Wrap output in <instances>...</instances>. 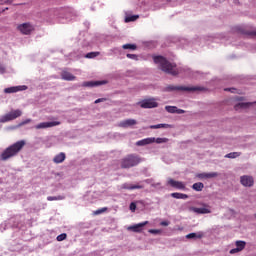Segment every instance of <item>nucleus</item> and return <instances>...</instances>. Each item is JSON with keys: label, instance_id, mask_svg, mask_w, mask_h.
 Returning <instances> with one entry per match:
<instances>
[{"label": "nucleus", "instance_id": "f257e3e1", "mask_svg": "<svg viewBox=\"0 0 256 256\" xmlns=\"http://www.w3.org/2000/svg\"><path fill=\"white\" fill-rule=\"evenodd\" d=\"M154 63L156 65H160L161 71H164V73H168L169 75H179V69H177V65L167 61L165 57L163 56H154L153 57Z\"/></svg>", "mask_w": 256, "mask_h": 256}, {"label": "nucleus", "instance_id": "f03ea898", "mask_svg": "<svg viewBox=\"0 0 256 256\" xmlns=\"http://www.w3.org/2000/svg\"><path fill=\"white\" fill-rule=\"evenodd\" d=\"M25 140H20L7 147L0 155L2 161H7L11 157L18 155L21 149L25 147Z\"/></svg>", "mask_w": 256, "mask_h": 256}, {"label": "nucleus", "instance_id": "7ed1b4c3", "mask_svg": "<svg viewBox=\"0 0 256 256\" xmlns=\"http://www.w3.org/2000/svg\"><path fill=\"white\" fill-rule=\"evenodd\" d=\"M143 159L135 154H129L121 160L122 169H131V167H136L139 165Z\"/></svg>", "mask_w": 256, "mask_h": 256}, {"label": "nucleus", "instance_id": "20e7f679", "mask_svg": "<svg viewBox=\"0 0 256 256\" xmlns=\"http://www.w3.org/2000/svg\"><path fill=\"white\" fill-rule=\"evenodd\" d=\"M21 115H23L21 110H12L11 112L1 116L0 123H8V121H14V119L21 117Z\"/></svg>", "mask_w": 256, "mask_h": 256}, {"label": "nucleus", "instance_id": "39448f33", "mask_svg": "<svg viewBox=\"0 0 256 256\" xmlns=\"http://www.w3.org/2000/svg\"><path fill=\"white\" fill-rule=\"evenodd\" d=\"M168 91H203L202 87L169 86Z\"/></svg>", "mask_w": 256, "mask_h": 256}, {"label": "nucleus", "instance_id": "423d86ee", "mask_svg": "<svg viewBox=\"0 0 256 256\" xmlns=\"http://www.w3.org/2000/svg\"><path fill=\"white\" fill-rule=\"evenodd\" d=\"M35 28L30 23H23L18 26V31L22 33V35H31Z\"/></svg>", "mask_w": 256, "mask_h": 256}, {"label": "nucleus", "instance_id": "0eeeda50", "mask_svg": "<svg viewBox=\"0 0 256 256\" xmlns=\"http://www.w3.org/2000/svg\"><path fill=\"white\" fill-rule=\"evenodd\" d=\"M168 185L174 189H178L179 191H187V186L184 182L177 181L172 178L168 179Z\"/></svg>", "mask_w": 256, "mask_h": 256}, {"label": "nucleus", "instance_id": "6e6552de", "mask_svg": "<svg viewBox=\"0 0 256 256\" xmlns=\"http://www.w3.org/2000/svg\"><path fill=\"white\" fill-rule=\"evenodd\" d=\"M61 125L60 121L42 122L34 126V129H50L51 127H57Z\"/></svg>", "mask_w": 256, "mask_h": 256}, {"label": "nucleus", "instance_id": "1a4fd4ad", "mask_svg": "<svg viewBox=\"0 0 256 256\" xmlns=\"http://www.w3.org/2000/svg\"><path fill=\"white\" fill-rule=\"evenodd\" d=\"M202 208H197V207H191L190 211H193V213H197V215H207L211 213V208H209V205L207 204H202Z\"/></svg>", "mask_w": 256, "mask_h": 256}, {"label": "nucleus", "instance_id": "9d476101", "mask_svg": "<svg viewBox=\"0 0 256 256\" xmlns=\"http://www.w3.org/2000/svg\"><path fill=\"white\" fill-rule=\"evenodd\" d=\"M157 106L158 104L155 99H147L140 102V107H142V109H155Z\"/></svg>", "mask_w": 256, "mask_h": 256}, {"label": "nucleus", "instance_id": "9b49d317", "mask_svg": "<svg viewBox=\"0 0 256 256\" xmlns=\"http://www.w3.org/2000/svg\"><path fill=\"white\" fill-rule=\"evenodd\" d=\"M145 225H149V221H144V222L138 223L136 225L129 226L128 231H133V233H141V231H143V228L145 227Z\"/></svg>", "mask_w": 256, "mask_h": 256}, {"label": "nucleus", "instance_id": "f8f14e48", "mask_svg": "<svg viewBox=\"0 0 256 256\" xmlns=\"http://www.w3.org/2000/svg\"><path fill=\"white\" fill-rule=\"evenodd\" d=\"M19 91H27V86H12L4 89V93H19Z\"/></svg>", "mask_w": 256, "mask_h": 256}, {"label": "nucleus", "instance_id": "ddd939ff", "mask_svg": "<svg viewBox=\"0 0 256 256\" xmlns=\"http://www.w3.org/2000/svg\"><path fill=\"white\" fill-rule=\"evenodd\" d=\"M240 181L244 187H253V183H255V181L253 180V177L251 176H242L240 178Z\"/></svg>", "mask_w": 256, "mask_h": 256}, {"label": "nucleus", "instance_id": "4468645a", "mask_svg": "<svg viewBox=\"0 0 256 256\" xmlns=\"http://www.w3.org/2000/svg\"><path fill=\"white\" fill-rule=\"evenodd\" d=\"M245 241H236V248L230 250V254L234 255V253H239L245 249Z\"/></svg>", "mask_w": 256, "mask_h": 256}, {"label": "nucleus", "instance_id": "2eb2a0df", "mask_svg": "<svg viewBox=\"0 0 256 256\" xmlns=\"http://www.w3.org/2000/svg\"><path fill=\"white\" fill-rule=\"evenodd\" d=\"M107 81H88L83 82L82 87H99V85H106Z\"/></svg>", "mask_w": 256, "mask_h": 256}, {"label": "nucleus", "instance_id": "dca6fc26", "mask_svg": "<svg viewBox=\"0 0 256 256\" xmlns=\"http://www.w3.org/2000/svg\"><path fill=\"white\" fill-rule=\"evenodd\" d=\"M144 185H141V184H136V185H133V184H129V183H124L121 185V189H127L128 191H133L135 189H144Z\"/></svg>", "mask_w": 256, "mask_h": 256}, {"label": "nucleus", "instance_id": "f3484780", "mask_svg": "<svg viewBox=\"0 0 256 256\" xmlns=\"http://www.w3.org/2000/svg\"><path fill=\"white\" fill-rule=\"evenodd\" d=\"M151 143H155V138H145L136 142L138 147H145V145H151Z\"/></svg>", "mask_w": 256, "mask_h": 256}, {"label": "nucleus", "instance_id": "a211bd4d", "mask_svg": "<svg viewBox=\"0 0 256 256\" xmlns=\"http://www.w3.org/2000/svg\"><path fill=\"white\" fill-rule=\"evenodd\" d=\"M67 159V156L65 155V152H60L53 158V162L56 164L63 163Z\"/></svg>", "mask_w": 256, "mask_h": 256}, {"label": "nucleus", "instance_id": "6ab92c4d", "mask_svg": "<svg viewBox=\"0 0 256 256\" xmlns=\"http://www.w3.org/2000/svg\"><path fill=\"white\" fill-rule=\"evenodd\" d=\"M133 125H137V120L127 119V120L120 122V124H119L120 127H131Z\"/></svg>", "mask_w": 256, "mask_h": 256}, {"label": "nucleus", "instance_id": "aec40b11", "mask_svg": "<svg viewBox=\"0 0 256 256\" xmlns=\"http://www.w3.org/2000/svg\"><path fill=\"white\" fill-rule=\"evenodd\" d=\"M61 78L64 81H75V76L73 74H71L70 72H67V71H63L61 73Z\"/></svg>", "mask_w": 256, "mask_h": 256}, {"label": "nucleus", "instance_id": "412c9836", "mask_svg": "<svg viewBox=\"0 0 256 256\" xmlns=\"http://www.w3.org/2000/svg\"><path fill=\"white\" fill-rule=\"evenodd\" d=\"M173 199H189V195L179 193V192H174L170 194Z\"/></svg>", "mask_w": 256, "mask_h": 256}, {"label": "nucleus", "instance_id": "4be33fe9", "mask_svg": "<svg viewBox=\"0 0 256 256\" xmlns=\"http://www.w3.org/2000/svg\"><path fill=\"white\" fill-rule=\"evenodd\" d=\"M202 237H203V232L190 233L186 235V239H202Z\"/></svg>", "mask_w": 256, "mask_h": 256}, {"label": "nucleus", "instance_id": "5701e85b", "mask_svg": "<svg viewBox=\"0 0 256 256\" xmlns=\"http://www.w3.org/2000/svg\"><path fill=\"white\" fill-rule=\"evenodd\" d=\"M250 105H253V103H251V102L239 103V104H237V105L234 107V109H235L236 111H239V109H247V107H249Z\"/></svg>", "mask_w": 256, "mask_h": 256}, {"label": "nucleus", "instance_id": "b1692460", "mask_svg": "<svg viewBox=\"0 0 256 256\" xmlns=\"http://www.w3.org/2000/svg\"><path fill=\"white\" fill-rule=\"evenodd\" d=\"M149 128L150 129H169V128H171V125H169V124H156V125H151Z\"/></svg>", "mask_w": 256, "mask_h": 256}, {"label": "nucleus", "instance_id": "393cba45", "mask_svg": "<svg viewBox=\"0 0 256 256\" xmlns=\"http://www.w3.org/2000/svg\"><path fill=\"white\" fill-rule=\"evenodd\" d=\"M219 173L217 172H210V173H203L201 174V177H204V179H213V177H218Z\"/></svg>", "mask_w": 256, "mask_h": 256}, {"label": "nucleus", "instance_id": "a878e982", "mask_svg": "<svg viewBox=\"0 0 256 256\" xmlns=\"http://www.w3.org/2000/svg\"><path fill=\"white\" fill-rule=\"evenodd\" d=\"M204 187L205 185L202 182H197L192 185V189H194V191H203Z\"/></svg>", "mask_w": 256, "mask_h": 256}, {"label": "nucleus", "instance_id": "bb28decb", "mask_svg": "<svg viewBox=\"0 0 256 256\" xmlns=\"http://www.w3.org/2000/svg\"><path fill=\"white\" fill-rule=\"evenodd\" d=\"M241 155V153L239 152H230L228 154L225 155L226 159H237V157H239Z\"/></svg>", "mask_w": 256, "mask_h": 256}, {"label": "nucleus", "instance_id": "cd10ccee", "mask_svg": "<svg viewBox=\"0 0 256 256\" xmlns=\"http://www.w3.org/2000/svg\"><path fill=\"white\" fill-rule=\"evenodd\" d=\"M65 196H48L47 201H63Z\"/></svg>", "mask_w": 256, "mask_h": 256}, {"label": "nucleus", "instance_id": "c85d7f7f", "mask_svg": "<svg viewBox=\"0 0 256 256\" xmlns=\"http://www.w3.org/2000/svg\"><path fill=\"white\" fill-rule=\"evenodd\" d=\"M99 52H90L85 55L86 59H95V57H99Z\"/></svg>", "mask_w": 256, "mask_h": 256}, {"label": "nucleus", "instance_id": "c756f323", "mask_svg": "<svg viewBox=\"0 0 256 256\" xmlns=\"http://www.w3.org/2000/svg\"><path fill=\"white\" fill-rule=\"evenodd\" d=\"M137 19H139L138 15L127 16L125 18V22L126 23H131V21H137Z\"/></svg>", "mask_w": 256, "mask_h": 256}, {"label": "nucleus", "instance_id": "7c9ffc66", "mask_svg": "<svg viewBox=\"0 0 256 256\" xmlns=\"http://www.w3.org/2000/svg\"><path fill=\"white\" fill-rule=\"evenodd\" d=\"M122 49H130L131 51H135L137 49V45L135 44H124Z\"/></svg>", "mask_w": 256, "mask_h": 256}, {"label": "nucleus", "instance_id": "2f4dec72", "mask_svg": "<svg viewBox=\"0 0 256 256\" xmlns=\"http://www.w3.org/2000/svg\"><path fill=\"white\" fill-rule=\"evenodd\" d=\"M165 110L168 113H177V106H166Z\"/></svg>", "mask_w": 256, "mask_h": 256}, {"label": "nucleus", "instance_id": "473e14b6", "mask_svg": "<svg viewBox=\"0 0 256 256\" xmlns=\"http://www.w3.org/2000/svg\"><path fill=\"white\" fill-rule=\"evenodd\" d=\"M169 142V138H156L154 143H158V144H161V143H168Z\"/></svg>", "mask_w": 256, "mask_h": 256}, {"label": "nucleus", "instance_id": "72a5a7b5", "mask_svg": "<svg viewBox=\"0 0 256 256\" xmlns=\"http://www.w3.org/2000/svg\"><path fill=\"white\" fill-rule=\"evenodd\" d=\"M65 239H67L66 233H62V234L58 235L56 238L57 241H65Z\"/></svg>", "mask_w": 256, "mask_h": 256}, {"label": "nucleus", "instance_id": "f704fd0d", "mask_svg": "<svg viewBox=\"0 0 256 256\" xmlns=\"http://www.w3.org/2000/svg\"><path fill=\"white\" fill-rule=\"evenodd\" d=\"M126 57H128V59H133L134 61H137L139 59V56H137V54H127Z\"/></svg>", "mask_w": 256, "mask_h": 256}, {"label": "nucleus", "instance_id": "c9c22d12", "mask_svg": "<svg viewBox=\"0 0 256 256\" xmlns=\"http://www.w3.org/2000/svg\"><path fill=\"white\" fill-rule=\"evenodd\" d=\"M136 209H137V204H135V202H131L130 211H132V213H135Z\"/></svg>", "mask_w": 256, "mask_h": 256}, {"label": "nucleus", "instance_id": "e433bc0d", "mask_svg": "<svg viewBox=\"0 0 256 256\" xmlns=\"http://www.w3.org/2000/svg\"><path fill=\"white\" fill-rule=\"evenodd\" d=\"M148 233H151L152 235H159V233H161V230L150 229Z\"/></svg>", "mask_w": 256, "mask_h": 256}, {"label": "nucleus", "instance_id": "4c0bfd02", "mask_svg": "<svg viewBox=\"0 0 256 256\" xmlns=\"http://www.w3.org/2000/svg\"><path fill=\"white\" fill-rule=\"evenodd\" d=\"M107 211V207L101 208L95 212V215H101V213H105Z\"/></svg>", "mask_w": 256, "mask_h": 256}, {"label": "nucleus", "instance_id": "58836bf2", "mask_svg": "<svg viewBox=\"0 0 256 256\" xmlns=\"http://www.w3.org/2000/svg\"><path fill=\"white\" fill-rule=\"evenodd\" d=\"M31 118H28V119H26V120H23L21 123H20V126H23V125H27V124H29V123H31Z\"/></svg>", "mask_w": 256, "mask_h": 256}, {"label": "nucleus", "instance_id": "ea45409f", "mask_svg": "<svg viewBox=\"0 0 256 256\" xmlns=\"http://www.w3.org/2000/svg\"><path fill=\"white\" fill-rule=\"evenodd\" d=\"M103 101H107V99H105V98H99V99H97V100H95V104H97V103H103Z\"/></svg>", "mask_w": 256, "mask_h": 256}, {"label": "nucleus", "instance_id": "a19ab883", "mask_svg": "<svg viewBox=\"0 0 256 256\" xmlns=\"http://www.w3.org/2000/svg\"><path fill=\"white\" fill-rule=\"evenodd\" d=\"M176 113L178 115H183V113H185V110L177 108Z\"/></svg>", "mask_w": 256, "mask_h": 256}, {"label": "nucleus", "instance_id": "79ce46f5", "mask_svg": "<svg viewBox=\"0 0 256 256\" xmlns=\"http://www.w3.org/2000/svg\"><path fill=\"white\" fill-rule=\"evenodd\" d=\"M5 73V68L3 65H0V74L3 75Z\"/></svg>", "mask_w": 256, "mask_h": 256}, {"label": "nucleus", "instance_id": "37998d69", "mask_svg": "<svg viewBox=\"0 0 256 256\" xmlns=\"http://www.w3.org/2000/svg\"><path fill=\"white\" fill-rule=\"evenodd\" d=\"M224 91H231V93L235 92V88H225Z\"/></svg>", "mask_w": 256, "mask_h": 256}, {"label": "nucleus", "instance_id": "c03bdc74", "mask_svg": "<svg viewBox=\"0 0 256 256\" xmlns=\"http://www.w3.org/2000/svg\"><path fill=\"white\" fill-rule=\"evenodd\" d=\"M161 225H162L163 227H167V226L169 225V222L163 221V222H161Z\"/></svg>", "mask_w": 256, "mask_h": 256}, {"label": "nucleus", "instance_id": "a18cd8bd", "mask_svg": "<svg viewBox=\"0 0 256 256\" xmlns=\"http://www.w3.org/2000/svg\"><path fill=\"white\" fill-rule=\"evenodd\" d=\"M2 3H13V0H2Z\"/></svg>", "mask_w": 256, "mask_h": 256}, {"label": "nucleus", "instance_id": "49530a36", "mask_svg": "<svg viewBox=\"0 0 256 256\" xmlns=\"http://www.w3.org/2000/svg\"><path fill=\"white\" fill-rule=\"evenodd\" d=\"M236 29H237L238 33H243V30H241L240 27H237Z\"/></svg>", "mask_w": 256, "mask_h": 256}, {"label": "nucleus", "instance_id": "de8ad7c7", "mask_svg": "<svg viewBox=\"0 0 256 256\" xmlns=\"http://www.w3.org/2000/svg\"><path fill=\"white\" fill-rule=\"evenodd\" d=\"M252 35H255V36H256V32H252Z\"/></svg>", "mask_w": 256, "mask_h": 256}]
</instances>
